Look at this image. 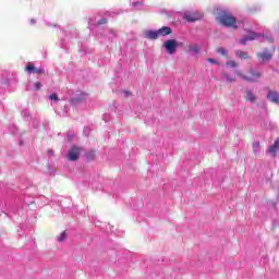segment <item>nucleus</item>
<instances>
[{"mask_svg": "<svg viewBox=\"0 0 279 279\" xmlns=\"http://www.w3.org/2000/svg\"><path fill=\"white\" fill-rule=\"evenodd\" d=\"M217 21L222 27H231L232 29H239L236 25V17L229 11L222 10L218 13Z\"/></svg>", "mask_w": 279, "mask_h": 279, "instance_id": "nucleus-1", "label": "nucleus"}, {"mask_svg": "<svg viewBox=\"0 0 279 279\" xmlns=\"http://www.w3.org/2000/svg\"><path fill=\"white\" fill-rule=\"evenodd\" d=\"M235 74L239 77H242L244 82H251V83L258 82V80L263 77V73L254 70V68H250L247 74H243L241 71H236Z\"/></svg>", "mask_w": 279, "mask_h": 279, "instance_id": "nucleus-2", "label": "nucleus"}, {"mask_svg": "<svg viewBox=\"0 0 279 279\" xmlns=\"http://www.w3.org/2000/svg\"><path fill=\"white\" fill-rule=\"evenodd\" d=\"M276 53V48H266L260 52H257V60L260 64H267L274 60V54Z\"/></svg>", "mask_w": 279, "mask_h": 279, "instance_id": "nucleus-3", "label": "nucleus"}, {"mask_svg": "<svg viewBox=\"0 0 279 279\" xmlns=\"http://www.w3.org/2000/svg\"><path fill=\"white\" fill-rule=\"evenodd\" d=\"M80 154H82V147L73 145L68 151L66 159L70 160V162H75L80 160Z\"/></svg>", "mask_w": 279, "mask_h": 279, "instance_id": "nucleus-4", "label": "nucleus"}, {"mask_svg": "<svg viewBox=\"0 0 279 279\" xmlns=\"http://www.w3.org/2000/svg\"><path fill=\"white\" fill-rule=\"evenodd\" d=\"M163 48L170 56H173L178 51V41L175 39H168L163 43Z\"/></svg>", "mask_w": 279, "mask_h": 279, "instance_id": "nucleus-5", "label": "nucleus"}, {"mask_svg": "<svg viewBox=\"0 0 279 279\" xmlns=\"http://www.w3.org/2000/svg\"><path fill=\"white\" fill-rule=\"evenodd\" d=\"M204 15L199 12H186L183 15L184 21L187 23H195V21H201Z\"/></svg>", "mask_w": 279, "mask_h": 279, "instance_id": "nucleus-6", "label": "nucleus"}, {"mask_svg": "<svg viewBox=\"0 0 279 279\" xmlns=\"http://www.w3.org/2000/svg\"><path fill=\"white\" fill-rule=\"evenodd\" d=\"M25 71H27V73H29V74L37 73V75H45V69H43V68L36 69V66H34V64H28L25 68Z\"/></svg>", "mask_w": 279, "mask_h": 279, "instance_id": "nucleus-7", "label": "nucleus"}, {"mask_svg": "<svg viewBox=\"0 0 279 279\" xmlns=\"http://www.w3.org/2000/svg\"><path fill=\"white\" fill-rule=\"evenodd\" d=\"M267 99H269L271 104H279V93L276 90L269 89L267 94Z\"/></svg>", "mask_w": 279, "mask_h": 279, "instance_id": "nucleus-8", "label": "nucleus"}, {"mask_svg": "<svg viewBox=\"0 0 279 279\" xmlns=\"http://www.w3.org/2000/svg\"><path fill=\"white\" fill-rule=\"evenodd\" d=\"M256 38H258V35L255 32H251L248 36L240 39V45H247L250 40H256Z\"/></svg>", "mask_w": 279, "mask_h": 279, "instance_id": "nucleus-9", "label": "nucleus"}, {"mask_svg": "<svg viewBox=\"0 0 279 279\" xmlns=\"http://www.w3.org/2000/svg\"><path fill=\"white\" fill-rule=\"evenodd\" d=\"M268 151L271 154V156H274V158H276L279 151V137H277L272 146L268 147Z\"/></svg>", "mask_w": 279, "mask_h": 279, "instance_id": "nucleus-10", "label": "nucleus"}, {"mask_svg": "<svg viewBox=\"0 0 279 279\" xmlns=\"http://www.w3.org/2000/svg\"><path fill=\"white\" fill-rule=\"evenodd\" d=\"M159 36H170V34H173V29L169 26H163L158 29Z\"/></svg>", "mask_w": 279, "mask_h": 279, "instance_id": "nucleus-11", "label": "nucleus"}, {"mask_svg": "<svg viewBox=\"0 0 279 279\" xmlns=\"http://www.w3.org/2000/svg\"><path fill=\"white\" fill-rule=\"evenodd\" d=\"M236 58H240V60H250V54L243 50H235Z\"/></svg>", "mask_w": 279, "mask_h": 279, "instance_id": "nucleus-12", "label": "nucleus"}, {"mask_svg": "<svg viewBox=\"0 0 279 279\" xmlns=\"http://www.w3.org/2000/svg\"><path fill=\"white\" fill-rule=\"evenodd\" d=\"M159 33L158 31H147L146 32V38H149L150 40H157V38L159 37Z\"/></svg>", "mask_w": 279, "mask_h": 279, "instance_id": "nucleus-13", "label": "nucleus"}, {"mask_svg": "<svg viewBox=\"0 0 279 279\" xmlns=\"http://www.w3.org/2000/svg\"><path fill=\"white\" fill-rule=\"evenodd\" d=\"M246 101H251V104H256V95L251 89L246 90Z\"/></svg>", "mask_w": 279, "mask_h": 279, "instance_id": "nucleus-14", "label": "nucleus"}, {"mask_svg": "<svg viewBox=\"0 0 279 279\" xmlns=\"http://www.w3.org/2000/svg\"><path fill=\"white\" fill-rule=\"evenodd\" d=\"M217 53H220L221 56L227 57L228 56V50H226V48H223V47H218L217 48Z\"/></svg>", "mask_w": 279, "mask_h": 279, "instance_id": "nucleus-15", "label": "nucleus"}, {"mask_svg": "<svg viewBox=\"0 0 279 279\" xmlns=\"http://www.w3.org/2000/svg\"><path fill=\"white\" fill-rule=\"evenodd\" d=\"M66 236H68L66 231H63L58 239L59 243H64V241H66Z\"/></svg>", "mask_w": 279, "mask_h": 279, "instance_id": "nucleus-16", "label": "nucleus"}, {"mask_svg": "<svg viewBox=\"0 0 279 279\" xmlns=\"http://www.w3.org/2000/svg\"><path fill=\"white\" fill-rule=\"evenodd\" d=\"M87 160H95V150H92L86 154Z\"/></svg>", "mask_w": 279, "mask_h": 279, "instance_id": "nucleus-17", "label": "nucleus"}, {"mask_svg": "<svg viewBox=\"0 0 279 279\" xmlns=\"http://www.w3.org/2000/svg\"><path fill=\"white\" fill-rule=\"evenodd\" d=\"M227 66H231V69H236V66H239V63H236V61H228Z\"/></svg>", "mask_w": 279, "mask_h": 279, "instance_id": "nucleus-18", "label": "nucleus"}, {"mask_svg": "<svg viewBox=\"0 0 279 279\" xmlns=\"http://www.w3.org/2000/svg\"><path fill=\"white\" fill-rule=\"evenodd\" d=\"M223 77H226L227 82H236V78L230 76L229 74H223Z\"/></svg>", "mask_w": 279, "mask_h": 279, "instance_id": "nucleus-19", "label": "nucleus"}, {"mask_svg": "<svg viewBox=\"0 0 279 279\" xmlns=\"http://www.w3.org/2000/svg\"><path fill=\"white\" fill-rule=\"evenodd\" d=\"M49 99L53 100V101H59L60 98H58V94H50Z\"/></svg>", "mask_w": 279, "mask_h": 279, "instance_id": "nucleus-20", "label": "nucleus"}, {"mask_svg": "<svg viewBox=\"0 0 279 279\" xmlns=\"http://www.w3.org/2000/svg\"><path fill=\"white\" fill-rule=\"evenodd\" d=\"M43 88V84L40 82L35 83V90H40Z\"/></svg>", "mask_w": 279, "mask_h": 279, "instance_id": "nucleus-21", "label": "nucleus"}, {"mask_svg": "<svg viewBox=\"0 0 279 279\" xmlns=\"http://www.w3.org/2000/svg\"><path fill=\"white\" fill-rule=\"evenodd\" d=\"M106 23H108V20H107V19H101V20L98 22V25H106Z\"/></svg>", "mask_w": 279, "mask_h": 279, "instance_id": "nucleus-22", "label": "nucleus"}, {"mask_svg": "<svg viewBox=\"0 0 279 279\" xmlns=\"http://www.w3.org/2000/svg\"><path fill=\"white\" fill-rule=\"evenodd\" d=\"M124 97H132V92L124 90Z\"/></svg>", "mask_w": 279, "mask_h": 279, "instance_id": "nucleus-23", "label": "nucleus"}, {"mask_svg": "<svg viewBox=\"0 0 279 279\" xmlns=\"http://www.w3.org/2000/svg\"><path fill=\"white\" fill-rule=\"evenodd\" d=\"M208 62H210V64H217V60L213 59V58H209L207 59Z\"/></svg>", "mask_w": 279, "mask_h": 279, "instance_id": "nucleus-24", "label": "nucleus"}, {"mask_svg": "<svg viewBox=\"0 0 279 279\" xmlns=\"http://www.w3.org/2000/svg\"><path fill=\"white\" fill-rule=\"evenodd\" d=\"M253 147H254V149H256V147H260V142L254 143V144H253Z\"/></svg>", "mask_w": 279, "mask_h": 279, "instance_id": "nucleus-25", "label": "nucleus"}, {"mask_svg": "<svg viewBox=\"0 0 279 279\" xmlns=\"http://www.w3.org/2000/svg\"><path fill=\"white\" fill-rule=\"evenodd\" d=\"M133 5H141V2H134Z\"/></svg>", "mask_w": 279, "mask_h": 279, "instance_id": "nucleus-26", "label": "nucleus"}, {"mask_svg": "<svg viewBox=\"0 0 279 279\" xmlns=\"http://www.w3.org/2000/svg\"><path fill=\"white\" fill-rule=\"evenodd\" d=\"M31 23H36V21L32 20Z\"/></svg>", "mask_w": 279, "mask_h": 279, "instance_id": "nucleus-27", "label": "nucleus"}]
</instances>
